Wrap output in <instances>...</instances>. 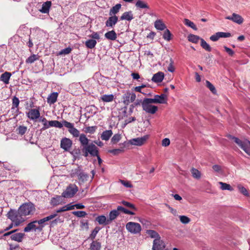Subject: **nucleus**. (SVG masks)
Returning <instances> with one entry per match:
<instances>
[{
	"mask_svg": "<svg viewBox=\"0 0 250 250\" xmlns=\"http://www.w3.org/2000/svg\"><path fill=\"white\" fill-rule=\"evenodd\" d=\"M34 209L33 204L25 203L20 206L18 211H9L7 214L8 218L14 223L15 226H18L24 221L23 216L30 214Z\"/></svg>",
	"mask_w": 250,
	"mask_h": 250,
	"instance_id": "f257e3e1",
	"label": "nucleus"
},
{
	"mask_svg": "<svg viewBox=\"0 0 250 250\" xmlns=\"http://www.w3.org/2000/svg\"><path fill=\"white\" fill-rule=\"evenodd\" d=\"M234 142L250 156V142L247 140H241L238 138L232 137Z\"/></svg>",
	"mask_w": 250,
	"mask_h": 250,
	"instance_id": "f03ea898",
	"label": "nucleus"
},
{
	"mask_svg": "<svg viewBox=\"0 0 250 250\" xmlns=\"http://www.w3.org/2000/svg\"><path fill=\"white\" fill-rule=\"evenodd\" d=\"M62 123L63 125L68 129V132L74 137H78L81 135L80 131L74 127V124L68 122L66 120H63Z\"/></svg>",
	"mask_w": 250,
	"mask_h": 250,
	"instance_id": "7ed1b4c3",
	"label": "nucleus"
},
{
	"mask_svg": "<svg viewBox=\"0 0 250 250\" xmlns=\"http://www.w3.org/2000/svg\"><path fill=\"white\" fill-rule=\"evenodd\" d=\"M78 191V188L75 185H70L62 193V197L69 198L72 197Z\"/></svg>",
	"mask_w": 250,
	"mask_h": 250,
	"instance_id": "20e7f679",
	"label": "nucleus"
},
{
	"mask_svg": "<svg viewBox=\"0 0 250 250\" xmlns=\"http://www.w3.org/2000/svg\"><path fill=\"white\" fill-rule=\"evenodd\" d=\"M126 229L131 233L137 234L141 230V226L138 223L129 222L126 224Z\"/></svg>",
	"mask_w": 250,
	"mask_h": 250,
	"instance_id": "39448f33",
	"label": "nucleus"
},
{
	"mask_svg": "<svg viewBox=\"0 0 250 250\" xmlns=\"http://www.w3.org/2000/svg\"><path fill=\"white\" fill-rule=\"evenodd\" d=\"M27 117L31 120L36 121L40 119V107L38 108L30 109L28 112H26Z\"/></svg>",
	"mask_w": 250,
	"mask_h": 250,
	"instance_id": "423d86ee",
	"label": "nucleus"
},
{
	"mask_svg": "<svg viewBox=\"0 0 250 250\" xmlns=\"http://www.w3.org/2000/svg\"><path fill=\"white\" fill-rule=\"evenodd\" d=\"M142 106L144 111L146 113L152 114L155 113L158 110V107L156 106L152 105L151 104H149L144 100L142 101Z\"/></svg>",
	"mask_w": 250,
	"mask_h": 250,
	"instance_id": "0eeeda50",
	"label": "nucleus"
},
{
	"mask_svg": "<svg viewBox=\"0 0 250 250\" xmlns=\"http://www.w3.org/2000/svg\"><path fill=\"white\" fill-rule=\"evenodd\" d=\"M136 95L133 92H126L123 96V103L126 105L133 102L136 99Z\"/></svg>",
	"mask_w": 250,
	"mask_h": 250,
	"instance_id": "6e6552de",
	"label": "nucleus"
},
{
	"mask_svg": "<svg viewBox=\"0 0 250 250\" xmlns=\"http://www.w3.org/2000/svg\"><path fill=\"white\" fill-rule=\"evenodd\" d=\"M148 138V136L146 135L142 137L133 138L129 140L128 143L131 145L141 146L145 143Z\"/></svg>",
	"mask_w": 250,
	"mask_h": 250,
	"instance_id": "1a4fd4ad",
	"label": "nucleus"
},
{
	"mask_svg": "<svg viewBox=\"0 0 250 250\" xmlns=\"http://www.w3.org/2000/svg\"><path fill=\"white\" fill-rule=\"evenodd\" d=\"M165 248L164 242L161 238L155 239L153 241L152 250H163Z\"/></svg>",
	"mask_w": 250,
	"mask_h": 250,
	"instance_id": "9d476101",
	"label": "nucleus"
},
{
	"mask_svg": "<svg viewBox=\"0 0 250 250\" xmlns=\"http://www.w3.org/2000/svg\"><path fill=\"white\" fill-rule=\"evenodd\" d=\"M72 145V141L68 138H63L61 141V147L65 151H68Z\"/></svg>",
	"mask_w": 250,
	"mask_h": 250,
	"instance_id": "9b49d317",
	"label": "nucleus"
},
{
	"mask_svg": "<svg viewBox=\"0 0 250 250\" xmlns=\"http://www.w3.org/2000/svg\"><path fill=\"white\" fill-rule=\"evenodd\" d=\"M225 19L232 21L238 24H242L244 21L243 18L240 15L236 13H233L231 16H227Z\"/></svg>",
	"mask_w": 250,
	"mask_h": 250,
	"instance_id": "f8f14e48",
	"label": "nucleus"
},
{
	"mask_svg": "<svg viewBox=\"0 0 250 250\" xmlns=\"http://www.w3.org/2000/svg\"><path fill=\"white\" fill-rule=\"evenodd\" d=\"M87 147V150L89 154L93 157L98 156L99 150L98 147L93 144H90Z\"/></svg>",
	"mask_w": 250,
	"mask_h": 250,
	"instance_id": "ddd939ff",
	"label": "nucleus"
},
{
	"mask_svg": "<svg viewBox=\"0 0 250 250\" xmlns=\"http://www.w3.org/2000/svg\"><path fill=\"white\" fill-rule=\"evenodd\" d=\"M118 18L116 16H110L105 22L107 27H113L118 22Z\"/></svg>",
	"mask_w": 250,
	"mask_h": 250,
	"instance_id": "4468645a",
	"label": "nucleus"
},
{
	"mask_svg": "<svg viewBox=\"0 0 250 250\" xmlns=\"http://www.w3.org/2000/svg\"><path fill=\"white\" fill-rule=\"evenodd\" d=\"M164 78V73L162 72H158L155 74L152 78L151 80L155 83H160Z\"/></svg>",
	"mask_w": 250,
	"mask_h": 250,
	"instance_id": "2eb2a0df",
	"label": "nucleus"
},
{
	"mask_svg": "<svg viewBox=\"0 0 250 250\" xmlns=\"http://www.w3.org/2000/svg\"><path fill=\"white\" fill-rule=\"evenodd\" d=\"M51 4L52 3L50 1H46V2L43 3L41 9H40V11L42 13H48Z\"/></svg>",
	"mask_w": 250,
	"mask_h": 250,
	"instance_id": "dca6fc26",
	"label": "nucleus"
},
{
	"mask_svg": "<svg viewBox=\"0 0 250 250\" xmlns=\"http://www.w3.org/2000/svg\"><path fill=\"white\" fill-rule=\"evenodd\" d=\"M25 235L23 233H13L10 236V238L12 240H14L18 242H21L22 241V239Z\"/></svg>",
	"mask_w": 250,
	"mask_h": 250,
	"instance_id": "f3484780",
	"label": "nucleus"
},
{
	"mask_svg": "<svg viewBox=\"0 0 250 250\" xmlns=\"http://www.w3.org/2000/svg\"><path fill=\"white\" fill-rule=\"evenodd\" d=\"M134 18L132 12L127 11L124 12L120 17L121 20H126L127 21H131Z\"/></svg>",
	"mask_w": 250,
	"mask_h": 250,
	"instance_id": "a211bd4d",
	"label": "nucleus"
},
{
	"mask_svg": "<svg viewBox=\"0 0 250 250\" xmlns=\"http://www.w3.org/2000/svg\"><path fill=\"white\" fill-rule=\"evenodd\" d=\"M154 97L156 100L157 104H165L167 103V96L164 94H162L160 95H155Z\"/></svg>",
	"mask_w": 250,
	"mask_h": 250,
	"instance_id": "6ab92c4d",
	"label": "nucleus"
},
{
	"mask_svg": "<svg viewBox=\"0 0 250 250\" xmlns=\"http://www.w3.org/2000/svg\"><path fill=\"white\" fill-rule=\"evenodd\" d=\"M58 96V93L57 92L51 93L47 99V103L50 104H54L57 101Z\"/></svg>",
	"mask_w": 250,
	"mask_h": 250,
	"instance_id": "aec40b11",
	"label": "nucleus"
},
{
	"mask_svg": "<svg viewBox=\"0 0 250 250\" xmlns=\"http://www.w3.org/2000/svg\"><path fill=\"white\" fill-rule=\"evenodd\" d=\"M96 221L98 222L100 225H109L108 218L104 215H100L96 218Z\"/></svg>",
	"mask_w": 250,
	"mask_h": 250,
	"instance_id": "412c9836",
	"label": "nucleus"
},
{
	"mask_svg": "<svg viewBox=\"0 0 250 250\" xmlns=\"http://www.w3.org/2000/svg\"><path fill=\"white\" fill-rule=\"evenodd\" d=\"M79 137V141L83 147H85V146H88L89 145L88 142L89 140L84 134H81Z\"/></svg>",
	"mask_w": 250,
	"mask_h": 250,
	"instance_id": "4be33fe9",
	"label": "nucleus"
},
{
	"mask_svg": "<svg viewBox=\"0 0 250 250\" xmlns=\"http://www.w3.org/2000/svg\"><path fill=\"white\" fill-rule=\"evenodd\" d=\"M11 76V74L10 72H5L1 75L0 80L4 83L8 84Z\"/></svg>",
	"mask_w": 250,
	"mask_h": 250,
	"instance_id": "5701e85b",
	"label": "nucleus"
},
{
	"mask_svg": "<svg viewBox=\"0 0 250 250\" xmlns=\"http://www.w3.org/2000/svg\"><path fill=\"white\" fill-rule=\"evenodd\" d=\"M119 215V212H118V210L116 209H114L111 210L108 215V220L109 222V224L114 220Z\"/></svg>",
	"mask_w": 250,
	"mask_h": 250,
	"instance_id": "b1692460",
	"label": "nucleus"
},
{
	"mask_svg": "<svg viewBox=\"0 0 250 250\" xmlns=\"http://www.w3.org/2000/svg\"><path fill=\"white\" fill-rule=\"evenodd\" d=\"M121 6L122 5L120 3L117 4L115 6H113L110 9L109 15L110 16H116L115 15L119 12L121 8Z\"/></svg>",
	"mask_w": 250,
	"mask_h": 250,
	"instance_id": "393cba45",
	"label": "nucleus"
},
{
	"mask_svg": "<svg viewBox=\"0 0 250 250\" xmlns=\"http://www.w3.org/2000/svg\"><path fill=\"white\" fill-rule=\"evenodd\" d=\"M113 133L111 130H106L102 133L101 136L102 140L108 141L111 137Z\"/></svg>",
	"mask_w": 250,
	"mask_h": 250,
	"instance_id": "a878e982",
	"label": "nucleus"
},
{
	"mask_svg": "<svg viewBox=\"0 0 250 250\" xmlns=\"http://www.w3.org/2000/svg\"><path fill=\"white\" fill-rule=\"evenodd\" d=\"M57 216V213H53V214H52L51 215H50L49 216H48L46 217H44L40 220H38V221H37V223H38L39 225H43L42 224L47 222V221H48L53 218H54L55 217H56V216Z\"/></svg>",
	"mask_w": 250,
	"mask_h": 250,
	"instance_id": "bb28decb",
	"label": "nucleus"
},
{
	"mask_svg": "<svg viewBox=\"0 0 250 250\" xmlns=\"http://www.w3.org/2000/svg\"><path fill=\"white\" fill-rule=\"evenodd\" d=\"M37 223V221H34L28 223L26 227L24 228V231L25 232H30L32 230H35L36 229V225L35 224Z\"/></svg>",
	"mask_w": 250,
	"mask_h": 250,
	"instance_id": "cd10ccee",
	"label": "nucleus"
},
{
	"mask_svg": "<svg viewBox=\"0 0 250 250\" xmlns=\"http://www.w3.org/2000/svg\"><path fill=\"white\" fill-rule=\"evenodd\" d=\"M105 37L109 40L115 41L117 38V34L114 30H111L106 32L104 34Z\"/></svg>",
	"mask_w": 250,
	"mask_h": 250,
	"instance_id": "c85d7f7f",
	"label": "nucleus"
},
{
	"mask_svg": "<svg viewBox=\"0 0 250 250\" xmlns=\"http://www.w3.org/2000/svg\"><path fill=\"white\" fill-rule=\"evenodd\" d=\"M155 27L159 30H164L166 28V26L161 20H157L154 22Z\"/></svg>",
	"mask_w": 250,
	"mask_h": 250,
	"instance_id": "c756f323",
	"label": "nucleus"
},
{
	"mask_svg": "<svg viewBox=\"0 0 250 250\" xmlns=\"http://www.w3.org/2000/svg\"><path fill=\"white\" fill-rule=\"evenodd\" d=\"M48 125H49V127H56L59 128H62L63 125L62 122L61 123L57 120L49 121Z\"/></svg>",
	"mask_w": 250,
	"mask_h": 250,
	"instance_id": "7c9ffc66",
	"label": "nucleus"
},
{
	"mask_svg": "<svg viewBox=\"0 0 250 250\" xmlns=\"http://www.w3.org/2000/svg\"><path fill=\"white\" fill-rule=\"evenodd\" d=\"M39 121L42 122L43 124L42 127L41 129V131L45 130L48 128H49V125H48L49 121L47 120V119L43 117H41L40 118Z\"/></svg>",
	"mask_w": 250,
	"mask_h": 250,
	"instance_id": "2f4dec72",
	"label": "nucleus"
},
{
	"mask_svg": "<svg viewBox=\"0 0 250 250\" xmlns=\"http://www.w3.org/2000/svg\"><path fill=\"white\" fill-rule=\"evenodd\" d=\"M101 248V243L98 241H93L90 244V250H100Z\"/></svg>",
	"mask_w": 250,
	"mask_h": 250,
	"instance_id": "473e14b6",
	"label": "nucleus"
},
{
	"mask_svg": "<svg viewBox=\"0 0 250 250\" xmlns=\"http://www.w3.org/2000/svg\"><path fill=\"white\" fill-rule=\"evenodd\" d=\"M82 169L80 167L72 169L70 172V175L72 177H78L82 172Z\"/></svg>",
	"mask_w": 250,
	"mask_h": 250,
	"instance_id": "72a5a7b5",
	"label": "nucleus"
},
{
	"mask_svg": "<svg viewBox=\"0 0 250 250\" xmlns=\"http://www.w3.org/2000/svg\"><path fill=\"white\" fill-rule=\"evenodd\" d=\"M96 44V41L93 39L88 40L85 42V46L89 49H92L94 48Z\"/></svg>",
	"mask_w": 250,
	"mask_h": 250,
	"instance_id": "f704fd0d",
	"label": "nucleus"
},
{
	"mask_svg": "<svg viewBox=\"0 0 250 250\" xmlns=\"http://www.w3.org/2000/svg\"><path fill=\"white\" fill-rule=\"evenodd\" d=\"M190 171L194 178L199 179L201 178V172L197 169L193 167L191 169Z\"/></svg>",
	"mask_w": 250,
	"mask_h": 250,
	"instance_id": "c9c22d12",
	"label": "nucleus"
},
{
	"mask_svg": "<svg viewBox=\"0 0 250 250\" xmlns=\"http://www.w3.org/2000/svg\"><path fill=\"white\" fill-rule=\"evenodd\" d=\"M101 100L104 102H110L113 100L114 96L112 94L103 95L101 97Z\"/></svg>",
	"mask_w": 250,
	"mask_h": 250,
	"instance_id": "e433bc0d",
	"label": "nucleus"
},
{
	"mask_svg": "<svg viewBox=\"0 0 250 250\" xmlns=\"http://www.w3.org/2000/svg\"><path fill=\"white\" fill-rule=\"evenodd\" d=\"M146 233L150 237L152 238H161L159 234L155 230L151 229L147 230Z\"/></svg>",
	"mask_w": 250,
	"mask_h": 250,
	"instance_id": "4c0bfd02",
	"label": "nucleus"
},
{
	"mask_svg": "<svg viewBox=\"0 0 250 250\" xmlns=\"http://www.w3.org/2000/svg\"><path fill=\"white\" fill-rule=\"evenodd\" d=\"M136 7L140 9L149 8V6L145 2L142 0H138L135 4Z\"/></svg>",
	"mask_w": 250,
	"mask_h": 250,
	"instance_id": "58836bf2",
	"label": "nucleus"
},
{
	"mask_svg": "<svg viewBox=\"0 0 250 250\" xmlns=\"http://www.w3.org/2000/svg\"><path fill=\"white\" fill-rule=\"evenodd\" d=\"M40 56L38 55L33 54L29 56L26 60V62L28 63H32L35 61L39 59Z\"/></svg>",
	"mask_w": 250,
	"mask_h": 250,
	"instance_id": "ea45409f",
	"label": "nucleus"
},
{
	"mask_svg": "<svg viewBox=\"0 0 250 250\" xmlns=\"http://www.w3.org/2000/svg\"><path fill=\"white\" fill-rule=\"evenodd\" d=\"M184 23L186 25H187L188 27H190V28H192L193 30H197V28L196 27L195 24L192 21L189 20L188 19H185L184 20Z\"/></svg>",
	"mask_w": 250,
	"mask_h": 250,
	"instance_id": "a19ab883",
	"label": "nucleus"
},
{
	"mask_svg": "<svg viewBox=\"0 0 250 250\" xmlns=\"http://www.w3.org/2000/svg\"><path fill=\"white\" fill-rule=\"evenodd\" d=\"M201 46L207 51L210 52L211 50L210 45L203 39H201Z\"/></svg>",
	"mask_w": 250,
	"mask_h": 250,
	"instance_id": "79ce46f5",
	"label": "nucleus"
},
{
	"mask_svg": "<svg viewBox=\"0 0 250 250\" xmlns=\"http://www.w3.org/2000/svg\"><path fill=\"white\" fill-rule=\"evenodd\" d=\"M188 38V41L193 43H197L198 42L199 40H201V39L199 36L193 34L189 35Z\"/></svg>",
	"mask_w": 250,
	"mask_h": 250,
	"instance_id": "37998d69",
	"label": "nucleus"
},
{
	"mask_svg": "<svg viewBox=\"0 0 250 250\" xmlns=\"http://www.w3.org/2000/svg\"><path fill=\"white\" fill-rule=\"evenodd\" d=\"M219 184L221 185V189L222 190H228L229 191L233 190L232 188L228 184L222 182H219Z\"/></svg>",
	"mask_w": 250,
	"mask_h": 250,
	"instance_id": "c03bdc74",
	"label": "nucleus"
},
{
	"mask_svg": "<svg viewBox=\"0 0 250 250\" xmlns=\"http://www.w3.org/2000/svg\"><path fill=\"white\" fill-rule=\"evenodd\" d=\"M97 129V127L96 126H88L84 128V131L86 133H90L92 134L95 132Z\"/></svg>",
	"mask_w": 250,
	"mask_h": 250,
	"instance_id": "a18cd8bd",
	"label": "nucleus"
},
{
	"mask_svg": "<svg viewBox=\"0 0 250 250\" xmlns=\"http://www.w3.org/2000/svg\"><path fill=\"white\" fill-rule=\"evenodd\" d=\"M63 197L62 196H57L55 197H54L51 200V203L53 205H57L59 204L62 200Z\"/></svg>",
	"mask_w": 250,
	"mask_h": 250,
	"instance_id": "49530a36",
	"label": "nucleus"
},
{
	"mask_svg": "<svg viewBox=\"0 0 250 250\" xmlns=\"http://www.w3.org/2000/svg\"><path fill=\"white\" fill-rule=\"evenodd\" d=\"M78 178L80 182L83 183L87 180L88 176L87 174L82 171L81 174L79 175Z\"/></svg>",
	"mask_w": 250,
	"mask_h": 250,
	"instance_id": "de8ad7c7",
	"label": "nucleus"
},
{
	"mask_svg": "<svg viewBox=\"0 0 250 250\" xmlns=\"http://www.w3.org/2000/svg\"><path fill=\"white\" fill-rule=\"evenodd\" d=\"M171 34L170 31L167 29L163 35V38L167 41H169L171 40Z\"/></svg>",
	"mask_w": 250,
	"mask_h": 250,
	"instance_id": "09e8293b",
	"label": "nucleus"
},
{
	"mask_svg": "<svg viewBox=\"0 0 250 250\" xmlns=\"http://www.w3.org/2000/svg\"><path fill=\"white\" fill-rule=\"evenodd\" d=\"M206 86L211 91L213 94L216 93V90L214 85L209 81H206Z\"/></svg>",
	"mask_w": 250,
	"mask_h": 250,
	"instance_id": "8fccbe9b",
	"label": "nucleus"
},
{
	"mask_svg": "<svg viewBox=\"0 0 250 250\" xmlns=\"http://www.w3.org/2000/svg\"><path fill=\"white\" fill-rule=\"evenodd\" d=\"M121 139V135L120 134H115L112 137L111 140V142L113 144L117 143Z\"/></svg>",
	"mask_w": 250,
	"mask_h": 250,
	"instance_id": "3c124183",
	"label": "nucleus"
},
{
	"mask_svg": "<svg viewBox=\"0 0 250 250\" xmlns=\"http://www.w3.org/2000/svg\"><path fill=\"white\" fill-rule=\"evenodd\" d=\"M237 188L239 189V191L243 195L245 196H249V193L247 190V189L244 187L243 186H241V185H239L237 186Z\"/></svg>",
	"mask_w": 250,
	"mask_h": 250,
	"instance_id": "603ef678",
	"label": "nucleus"
},
{
	"mask_svg": "<svg viewBox=\"0 0 250 250\" xmlns=\"http://www.w3.org/2000/svg\"><path fill=\"white\" fill-rule=\"evenodd\" d=\"M73 214L78 217H83L87 215L86 212L84 211H75L72 212Z\"/></svg>",
	"mask_w": 250,
	"mask_h": 250,
	"instance_id": "864d4df0",
	"label": "nucleus"
},
{
	"mask_svg": "<svg viewBox=\"0 0 250 250\" xmlns=\"http://www.w3.org/2000/svg\"><path fill=\"white\" fill-rule=\"evenodd\" d=\"M123 151L124 149L123 148L113 149L108 150L109 153H112L114 155H117Z\"/></svg>",
	"mask_w": 250,
	"mask_h": 250,
	"instance_id": "5fc2aeb1",
	"label": "nucleus"
},
{
	"mask_svg": "<svg viewBox=\"0 0 250 250\" xmlns=\"http://www.w3.org/2000/svg\"><path fill=\"white\" fill-rule=\"evenodd\" d=\"M27 127H26L25 126H23V125L19 126L18 127V128H17V130L18 131V134H19L21 135H23L24 134H25V133L27 131Z\"/></svg>",
	"mask_w": 250,
	"mask_h": 250,
	"instance_id": "6e6d98bb",
	"label": "nucleus"
},
{
	"mask_svg": "<svg viewBox=\"0 0 250 250\" xmlns=\"http://www.w3.org/2000/svg\"><path fill=\"white\" fill-rule=\"evenodd\" d=\"M121 203L124 205L125 206L134 209V210H136V208L135 207L134 205L128 202L123 201Z\"/></svg>",
	"mask_w": 250,
	"mask_h": 250,
	"instance_id": "4d7b16f0",
	"label": "nucleus"
},
{
	"mask_svg": "<svg viewBox=\"0 0 250 250\" xmlns=\"http://www.w3.org/2000/svg\"><path fill=\"white\" fill-rule=\"evenodd\" d=\"M180 221L184 224H187L190 222V219L186 216L181 215L179 216Z\"/></svg>",
	"mask_w": 250,
	"mask_h": 250,
	"instance_id": "13d9d810",
	"label": "nucleus"
},
{
	"mask_svg": "<svg viewBox=\"0 0 250 250\" xmlns=\"http://www.w3.org/2000/svg\"><path fill=\"white\" fill-rule=\"evenodd\" d=\"M20 103V101L18 98L16 96H14L12 99V105L13 108L16 107L17 108L19 106Z\"/></svg>",
	"mask_w": 250,
	"mask_h": 250,
	"instance_id": "bf43d9fd",
	"label": "nucleus"
},
{
	"mask_svg": "<svg viewBox=\"0 0 250 250\" xmlns=\"http://www.w3.org/2000/svg\"><path fill=\"white\" fill-rule=\"evenodd\" d=\"M71 51H72L71 48L69 47H67V48L62 49L60 52L59 54L60 55H67V54H69Z\"/></svg>",
	"mask_w": 250,
	"mask_h": 250,
	"instance_id": "052dcab7",
	"label": "nucleus"
},
{
	"mask_svg": "<svg viewBox=\"0 0 250 250\" xmlns=\"http://www.w3.org/2000/svg\"><path fill=\"white\" fill-rule=\"evenodd\" d=\"M219 37L220 38H229L231 36V34L229 32H218Z\"/></svg>",
	"mask_w": 250,
	"mask_h": 250,
	"instance_id": "680f3d73",
	"label": "nucleus"
},
{
	"mask_svg": "<svg viewBox=\"0 0 250 250\" xmlns=\"http://www.w3.org/2000/svg\"><path fill=\"white\" fill-rule=\"evenodd\" d=\"M170 62L168 66L167 67V70L169 72H173L175 71V68L173 66L174 62H173V60L171 59H170Z\"/></svg>",
	"mask_w": 250,
	"mask_h": 250,
	"instance_id": "e2e57ef3",
	"label": "nucleus"
},
{
	"mask_svg": "<svg viewBox=\"0 0 250 250\" xmlns=\"http://www.w3.org/2000/svg\"><path fill=\"white\" fill-rule=\"evenodd\" d=\"M120 182L123 185H124L125 187L126 188H132V185L128 181L120 180Z\"/></svg>",
	"mask_w": 250,
	"mask_h": 250,
	"instance_id": "0e129e2a",
	"label": "nucleus"
},
{
	"mask_svg": "<svg viewBox=\"0 0 250 250\" xmlns=\"http://www.w3.org/2000/svg\"><path fill=\"white\" fill-rule=\"evenodd\" d=\"M143 100L150 104H157L156 102V100L154 97V98H145Z\"/></svg>",
	"mask_w": 250,
	"mask_h": 250,
	"instance_id": "69168bd1",
	"label": "nucleus"
},
{
	"mask_svg": "<svg viewBox=\"0 0 250 250\" xmlns=\"http://www.w3.org/2000/svg\"><path fill=\"white\" fill-rule=\"evenodd\" d=\"M170 140L168 138H165L162 140V145L163 146H167L170 144Z\"/></svg>",
	"mask_w": 250,
	"mask_h": 250,
	"instance_id": "338daca9",
	"label": "nucleus"
},
{
	"mask_svg": "<svg viewBox=\"0 0 250 250\" xmlns=\"http://www.w3.org/2000/svg\"><path fill=\"white\" fill-rule=\"evenodd\" d=\"M219 38L220 37H219L218 32L216 33L215 34L212 35L210 37V40H211L213 42H216L218 41Z\"/></svg>",
	"mask_w": 250,
	"mask_h": 250,
	"instance_id": "774afa93",
	"label": "nucleus"
}]
</instances>
